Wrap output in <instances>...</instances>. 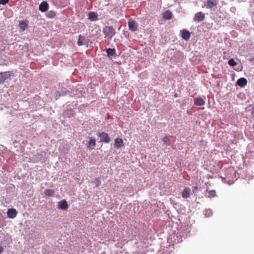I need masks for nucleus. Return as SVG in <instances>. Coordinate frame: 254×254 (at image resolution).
<instances>
[{
    "label": "nucleus",
    "instance_id": "21",
    "mask_svg": "<svg viewBox=\"0 0 254 254\" xmlns=\"http://www.w3.org/2000/svg\"><path fill=\"white\" fill-rule=\"evenodd\" d=\"M107 53L109 56H113L116 55V52L114 49H107Z\"/></svg>",
    "mask_w": 254,
    "mask_h": 254
},
{
    "label": "nucleus",
    "instance_id": "12",
    "mask_svg": "<svg viewBox=\"0 0 254 254\" xmlns=\"http://www.w3.org/2000/svg\"><path fill=\"white\" fill-rule=\"evenodd\" d=\"M172 12L169 10H166L162 14V17L165 20L171 19L172 17Z\"/></svg>",
    "mask_w": 254,
    "mask_h": 254
},
{
    "label": "nucleus",
    "instance_id": "10",
    "mask_svg": "<svg viewBox=\"0 0 254 254\" xmlns=\"http://www.w3.org/2000/svg\"><path fill=\"white\" fill-rule=\"evenodd\" d=\"M124 146V142L122 138H117L115 139L114 146L116 148H119Z\"/></svg>",
    "mask_w": 254,
    "mask_h": 254
},
{
    "label": "nucleus",
    "instance_id": "9",
    "mask_svg": "<svg viewBox=\"0 0 254 254\" xmlns=\"http://www.w3.org/2000/svg\"><path fill=\"white\" fill-rule=\"evenodd\" d=\"M205 6L207 8H212L217 4L216 0H207L204 3Z\"/></svg>",
    "mask_w": 254,
    "mask_h": 254
},
{
    "label": "nucleus",
    "instance_id": "2",
    "mask_svg": "<svg viewBox=\"0 0 254 254\" xmlns=\"http://www.w3.org/2000/svg\"><path fill=\"white\" fill-rule=\"evenodd\" d=\"M98 136L100 137V142L109 143L111 140L108 134L104 132L99 133Z\"/></svg>",
    "mask_w": 254,
    "mask_h": 254
},
{
    "label": "nucleus",
    "instance_id": "17",
    "mask_svg": "<svg viewBox=\"0 0 254 254\" xmlns=\"http://www.w3.org/2000/svg\"><path fill=\"white\" fill-rule=\"evenodd\" d=\"M77 44L79 46L85 45L86 44V42L85 37L82 35H79L78 36Z\"/></svg>",
    "mask_w": 254,
    "mask_h": 254
},
{
    "label": "nucleus",
    "instance_id": "27",
    "mask_svg": "<svg viewBox=\"0 0 254 254\" xmlns=\"http://www.w3.org/2000/svg\"><path fill=\"white\" fill-rule=\"evenodd\" d=\"M9 0H0V4L4 5L8 2Z\"/></svg>",
    "mask_w": 254,
    "mask_h": 254
},
{
    "label": "nucleus",
    "instance_id": "14",
    "mask_svg": "<svg viewBox=\"0 0 254 254\" xmlns=\"http://www.w3.org/2000/svg\"><path fill=\"white\" fill-rule=\"evenodd\" d=\"M204 100L201 97L197 98L194 100V104L196 106H202L205 104Z\"/></svg>",
    "mask_w": 254,
    "mask_h": 254
},
{
    "label": "nucleus",
    "instance_id": "1",
    "mask_svg": "<svg viewBox=\"0 0 254 254\" xmlns=\"http://www.w3.org/2000/svg\"><path fill=\"white\" fill-rule=\"evenodd\" d=\"M104 33L106 36L112 37L115 34L114 29L111 26H106L104 29Z\"/></svg>",
    "mask_w": 254,
    "mask_h": 254
},
{
    "label": "nucleus",
    "instance_id": "19",
    "mask_svg": "<svg viewBox=\"0 0 254 254\" xmlns=\"http://www.w3.org/2000/svg\"><path fill=\"white\" fill-rule=\"evenodd\" d=\"M88 18L92 21H96L97 20V15L95 12H90L88 14Z\"/></svg>",
    "mask_w": 254,
    "mask_h": 254
},
{
    "label": "nucleus",
    "instance_id": "24",
    "mask_svg": "<svg viewBox=\"0 0 254 254\" xmlns=\"http://www.w3.org/2000/svg\"><path fill=\"white\" fill-rule=\"evenodd\" d=\"M163 141L166 144L169 145L170 143V139L168 136H165L163 138Z\"/></svg>",
    "mask_w": 254,
    "mask_h": 254
},
{
    "label": "nucleus",
    "instance_id": "6",
    "mask_svg": "<svg viewBox=\"0 0 254 254\" xmlns=\"http://www.w3.org/2000/svg\"><path fill=\"white\" fill-rule=\"evenodd\" d=\"M17 211L14 208H9L7 211V215L9 218L13 219L17 215Z\"/></svg>",
    "mask_w": 254,
    "mask_h": 254
},
{
    "label": "nucleus",
    "instance_id": "26",
    "mask_svg": "<svg viewBox=\"0 0 254 254\" xmlns=\"http://www.w3.org/2000/svg\"><path fill=\"white\" fill-rule=\"evenodd\" d=\"M192 192L195 193H196L197 190H198V188L196 186H193L192 188Z\"/></svg>",
    "mask_w": 254,
    "mask_h": 254
},
{
    "label": "nucleus",
    "instance_id": "20",
    "mask_svg": "<svg viewBox=\"0 0 254 254\" xmlns=\"http://www.w3.org/2000/svg\"><path fill=\"white\" fill-rule=\"evenodd\" d=\"M55 193V191L53 190L46 189L44 191V194L47 196H52Z\"/></svg>",
    "mask_w": 254,
    "mask_h": 254
},
{
    "label": "nucleus",
    "instance_id": "18",
    "mask_svg": "<svg viewBox=\"0 0 254 254\" xmlns=\"http://www.w3.org/2000/svg\"><path fill=\"white\" fill-rule=\"evenodd\" d=\"M19 27L20 29L25 30L28 28V24L25 21L21 20L19 22Z\"/></svg>",
    "mask_w": 254,
    "mask_h": 254
},
{
    "label": "nucleus",
    "instance_id": "4",
    "mask_svg": "<svg viewBox=\"0 0 254 254\" xmlns=\"http://www.w3.org/2000/svg\"><path fill=\"white\" fill-rule=\"evenodd\" d=\"M10 76V74L9 72H0V84L4 83Z\"/></svg>",
    "mask_w": 254,
    "mask_h": 254
},
{
    "label": "nucleus",
    "instance_id": "28",
    "mask_svg": "<svg viewBox=\"0 0 254 254\" xmlns=\"http://www.w3.org/2000/svg\"><path fill=\"white\" fill-rule=\"evenodd\" d=\"M55 15V13L53 11H50L49 13V16L50 17H54Z\"/></svg>",
    "mask_w": 254,
    "mask_h": 254
},
{
    "label": "nucleus",
    "instance_id": "16",
    "mask_svg": "<svg viewBox=\"0 0 254 254\" xmlns=\"http://www.w3.org/2000/svg\"><path fill=\"white\" fill-rule=\"evenodd\" d=\"M128 25L129 29L130 30L135 31L137 29V26L136 23L134 21H131L128 22Z\"/></svg>",
    "mask_w": 254,
    "mask_h": 254
},
{
    "label": "nucleus",
    "instance_id": "5",
    "mask_svg": "<svg viewBox=\"0 0 254 254\" xmlns=\"http://www.w3.org/2000/svg\"><path fill=\"white\" fill-rule=\"evenodd\" d=\"M58 207L59 209L66 210L68 207V205L65 199L62 200L58 202Z\"/></svg>",
    "mask_w": 254,
    "mask_h": 254
},
{
    "label": "nucleus",
    "instance_id": "15",
    "mask_svg": "<svg viewBox=\"0 0 254 254\" xmlns=\"http://www.w3.org/2000/svg\"><path fill=\"white\" fill-rule=\"evenodd\" d=\"M48 7V4L46 1H43L39 5V10L42 12H45Z\"/></svg>",
    "mask_w": 254,
    "mask_h": 254
},
{
    "label": "nucleus",
    "instance_id": "23",
    "mask_svg": "<svg viewBox=\"0 0 254 254\" xmlns=\"http://www.w3.org/2000/svg\"><path fill=\"white\" fill-rule=\"evenodd\" d=\"M228 64L231 66H234L237 64V63L233 59H231L228 61Z\"/></svg>",
    "mask_w": 254,
    "mask_h": 254
},
{
    "label": "nucleus",
    "instance_id": "7",
    "mask_svg": "<svg viewBox=\"0 0 254 254\" xmlns=\"http://www.w3.org/2000/svg\"><path fill=\"white\" fill-rule=\"evenodd\" d=\"M96 145V143L95 139L92 137H90L88 141L87 142V148L89 150L93 149Z\"/></svg>",
    "mask_w": 254,
    "mask_h": 254
},
{
    "label": "nucleus",
    "instance_id": "22",
    "mask_svg": "<svg viewBox=\"0 0 254 254\" xmlns=\"http://www.w3.org/2000/svg\"><path fill=\"white\" fill-rule=\"evenodd\" d=\"M216 196V191L214 190H211L208 191V197L212 198Z\"/></svg>",
    "mask_w": 254,
    "mask_h": 254
},
{
    "label": "nucleus",
    "instance_id": "25",
    "mask_svg": "<svg viewBox=\"0 0 254 254\" xmlns=\"http://www.w3.org/2000/svg\"><path fill=\"white\" fill-rule=\"evenodd\" d=\"M95 183L96 184V186H98L100 185L101 182L99 178H96L95 180Z\"/></svg>",
    "mask_w": 254,
    "mask_h": 254
},
{
    "label": "nucleus",
    "instance_id": "8",
    "mask_svg": "<svg viewBox=\"0 0 254 254\" xmlns=\"http://www.w3.org/2000/svg\"><path fill=\"white\" fill-rule=\"evenodd\" d=\"M191 190L189 188L186 187L182 191V196L184 198H188L190 196Z\"/></svg>",
    "mask_w": 254,
    "mask_h": 254
},
{
    "label": "nucleus",
    "instance_id": "11",
    "mask_svg": "<svg viewBox=\"0 0 254 254\" xmlns=\"http://www.w3.org/2000/svg\"><path fill=\"white\" fill-rule=\"evenodd\" d=\"M247 80L244 77H241L237 81V84L241 87H245L247 84Z\"/></svg>",
    "mask_w": 254,
    "mask_h": 254
},
{
    "label": "nucleus",
    "instance_id": "13",
    "mask_svg": "<svg viewBox=\"0 0 254 254\" xmlns=\"http://www.w3.org/2000/svg\"><path fill=\"white\" fill-rule=\"evenodd\" d=\"M182 37L186 40H188L190 37V33L186 30L182 31Z\"/></svg>",
    "mask_w": 254,
    "mask_h": 254
},
{
    "label": "nucleus",
    "instance_id": "29",
    "mask_svg": "<svg viewBox=\"0 0 254 254\" xmlns=\"http://www.w3.org/2000/svg\"><path fill=\"white\" fill-rule=\"evenodd\" d=\"M253 128H254V124L253 125Z\"/></svg>",
    "mask_w": 254,
    "mask_h": 254
},
{
    "label": "nucleus",
    "instance_id": "3",
    "mask_svg": "<svg viewBox=\"0 0 254 254\" xmlns=\"http://www.w3.org/2000/svg\"><path fill=\"white\" fill-rule=\"evenodd\" d=\"M205 18V14L202 12L200 11L195 13L193 20L196 22H199L201 21H202Z\"/></svg>",
    "mask_w": 254,
    "mask_h": 254
}]
</instances>
